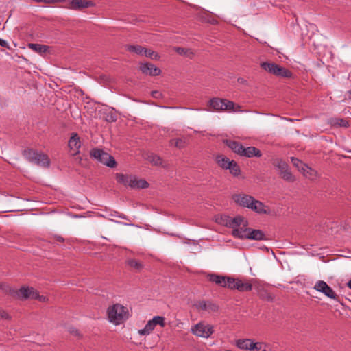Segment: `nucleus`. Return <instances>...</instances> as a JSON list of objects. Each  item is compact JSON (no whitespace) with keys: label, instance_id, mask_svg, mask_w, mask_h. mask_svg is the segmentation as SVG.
<instances>
[{"label":"nucleus","instance_id":"obj_1","mask_svg":"<svg viewBox=\"0 0 351 351\" xmlns=\"http://www.w3.org/2000/svg\"><path fill=\"white\" fill-rule=\"evenodd\" d=\"M215 221L219 224L232 228V234L236 238L256 241L266 239V236L262 230L247 228V220L241 216L232 218L228 215H217L215 217Z\"/></svg>","mask_w":351,"mask_h":351},{"label":"nucleus","instance_id":"obj_2","mask_svg":"<svg viewBox=\"0 0 351 351\" xmlns=\"http://www.w3.org/2000/svg\"><path fill=\"white\" fill-rule=\"evenodd\" d=\"M234 201L239 206L250 208L258 214H269L270 209L261 202L246 194H238L233 196Z\"/></svg>","mask_w":351,"mask_h":351},{"label":"nucleus","instance_id":"obj_3","mask_svg":"<svg viewBox=\"0 0 351 351\" xmlns=\"http://www.w3.org/2000/svg\"><path fill=\"white\" fill-rule=\"evenodd\" d=\"M130 316L128 308L120 304L110 305L107 309L108 321L116 326L123 324Z\"/></svg>","mask_w":351,"mask_h":351},{"label":"nucleus","instance_id":"obj_4","mask_svg":"<svg viewBox=\"0 0 351 351\" xmlns=\"http://www.w3.org/2000/svg\"><path fill=\"white\" fill-rule=\"evenodd\" d=\"M224 142L233 152L241 156L260 158L262 156L261 152L255 147L250 146L245 147L239 142L230 139L226 140Z\"/></svg>","mask_w":351,"mask_h":351},{"label":"nucleus","instance_id":"obj_5","mask_svg":"<svg viewBox=\"0 0 351 351\" xmlns=\"http://www.w3.org/2000/svg\"><path fill=\"white\" fill-rule=\"evenodd\" d=\"M116 180L119 184L132 189H145L148 186V183L142 179H138L135 176L117 173Z\"/></svg>","mask_w":351,"mask_h":351},{"label":"nucleus","instance_id":"obj_6","mask_svg":"<svg viewBox=\"0 0 351 351\" xmlns=\"http://www.w3.org/2000/svg\"><path fill=\"white\" fill-rule=\"evenodd\" d=\"M215 329L212 324L201 321L191 328V332L196 337L208 339L214 333Z\"/></svg>","mask_w":351,"mask_h":351},{"label":"nucleus","instance_id":"obj_7","mask_svg":"<svg viewBox=\"0 0 351 351\" xmlns=\"http://www.w3.org/2000/svg\"><path fill=\"white\" fill-rule=\"evenodd\" d=\"M207 106L208 111H223L234 110L235 104L230 101L215 97L208 101Z\"/></svg>","mask_w":351,"mask_h":351},{"label":"nucleus","instance_id":"obj_8","mask_svg":"<svg viewBox=\"0 0 351 351\" xmlns=\"http://www.w3.org/2000/svg\"><path fill=\"white\" fill-rule=\"evenodd\" d=\"M90 155L93 158L109 167L112 168L116 166L117 163L114 158L101 149H92L90 152Z\"/></svg>","mask_w":351,"mask_h":351},{"label":"nucleus","instance_id":"obj_9","mask_svg":"<svg viewBox=\"0 0 351 351\" xmlns=\"http://www.w3.org/2000/svg\"><path fill=\"white\" fill-rule=\"evenodd\" d=\"M261 66L265 71L278 77L288 78L292 75L290 71L274 62H263Z\"/></svg>","mask_w":351,"mask_h":351},{"label":"nucleus","instance_id":"obj_10","mask_svg":"<svg viewBox=\"0 0 351 351\" xmlns=\"http://www.w3.org/2000/svg\"><path fill=\"white\" fill-rule=\"evenodd\" d=\"M16 296L20 299H36L40 302H45L47 300L46 296L40 295L33 287H23L16 292Z\"/></svg>","mask_w":351,"mask_h":351},{"label":"nucleus","instance_id":"obj_11","mask_svg":"<svg viewBox=\"0 0 351 351\" xmlns=\"http://www.w3.org/2000/svg\"><path fill=\"white\" fill-rule=\"evenodd\" d=\"M165 325V318L164 317L154 316L147 322L143 329L138 330V333L141 336H147L154 331L156 326H160L163 328Z\"/></svg>","mask_w":351,"mask_h":351},{"label":"nucleus","instance_id":"obj_12","mask_svg":"<svg viewBox=\"0 0 351 351\" xmlns=\"http://www.w3.org/2000/svg\"><path fill=\"white\" fill-rule=\"evenodd\" d=\"M24 154L26 158L32 162L43 167H47L49 165V159L45 154H39L33 150L25 151Z\"/></svg>","mask_w":351,"mask_h":351},{"label":"nucleus","instance_id":"obj_13","mask_svg":"<svg viewBox=\"0 0 351 351\" xmlns=\"http://www.w3.org/2000/svg\"><path fill=\"white\" fill-rule=\"evenodd\" d=\"M273 165L276 167L280 172L281 178L285 181L293 182L295 178L291 171L289 170L288 165L281 159H276Z\"/></svg>","mask_w":351,"mask_h":351},{"label":"nucleus","instance_id":"obj_14","mask_svg":"<svg viewBox=\"0 0 351 351\" xmlns=\"http://www.w3.org/2000/svg\"><path fill=\"white\" fill-rule=\"evenodd\" d=\"M313 289L316 291L322 293L326 297L330 299H337L335 292L329 287L327 283L323 280H318L315 282Z\"/></svg>","mask_w":351,"mask_h":351},{"label":"nucleus","instance_id":"obj_15","mask_svg":"<svg viewBox=\"0 0 351 351\" xmlns=\"http://www.w3.org/2000/svg\"><path fill=\"white\" fill-rule=\"evenodd\" d=\"M228 288L237 289L239 291H249L252 289V285L249 282H243L239 279L229 278Z\"/></svg>","mask_w":351,"mask_h":351},{"label":"nucleus","instance_id":"obj_16","mask_svg":"<svg viewBox=\"0 0 351 351\" xmlns=\"http://www.w3.org/2000/svg\"><path fill=\"white\" fill-rule=\"evenodd\" d=\"M128 50L130 52L140 55L145 56L146 57L151 58L152 59H157L158 55L154 53L151 49L144 48L140 45H128L127 47Z\"/></svg>","mask_w":351,"mask_h":351},{"label":"nucleus","instance_id":"obj_17","mask_svg":"<svg viewBox=\"0 0 351 351\" xmlns=\"http://www.w3.org/2000/svg\"><path fill=\"white\" fill-rule=\"evenodd\" d=\"M70 154L75 156L80 153L81 142L79 136L76 133L72 134L68 143Z\"/></svg>","mask_w":351,"mask_h":351},{"label":"nucleus","instance_id":"obj_18","mask_svg":"<svg viewBox=\"0 0 351 351\" xmlns=\"http://www.w3.org/2000/svg\"><path fill=\"white\" fill-rule=\"evenodd\" d=\"M195 308L198 311H204L208 313H214L218 311V306L209 301H199L195 304Z\"/></svg>","mask_w":351,"mask_h":351},{"label":"nucleus","instance_id":"obj_19","mask_svg":"<svg viewBox=\"0 0 351 351\" xmlns=\"http://www.w3.org/2000/svg\"><path fill=\"white\" fill-rule=\"evenodd\" d=\"M141 72L147 75L157 76L161 73V70L151 63H142L140 65Z\"/></svg>","mask_w":351,"mask_h":351},{"label":"nucleus","instance_id":"obj_20","mask_svg":"<svg viewBox=\"0 0 351 351\" xmlns=\"http://www.w3.org/2000/svg\"><path fill=\"white\" fill-rule=\"evenodd\" d=\"M94 4L91 1L87 0H72L71 1L66 8L71 10H81L93 6Z\"/></svg>","mask_w":351,"mask_h":351},{"label":"nucleus","instance_id":"obj_21","mask_svg":"<svg viewBox=\"0 0 351 351\" xmlns=\"http://www.w3.org/2000/svg\"><path fill=\"white\" fill-rule=\"evenodd\" d=\"M229 278L222 276L212 274L209 276V280L215 282L216 285H219L222 287H228L229 284Z\"/></svg>","mask_w":351,"mask_h":351},{"label":"nucleus","instance_id":"obj_22","mask_svg":"<svg viewBox=\"0 0 351 351\" xmlns=\"http://www.w3.org/2000/svg\"><path fill=\"white\" fill-rule=\"evenodd\" d=\"M301 173L305 178L311 180H314L318 177L317 172L306 165L302 166Z\"/></svg>","mask_w":351,"mask_h":351},{"label":"nucleus","instance_id":"obj_23","mask_svg":"<svg viewBox=\"0 0 351 351\" xmlns=\"http://www.w3.org/2000/svg\"><path fill=\"white\" fill-rule=\"evenodd\" d=\"M253 341L250 339H240L236 341V346L241 350H250L252 348Z\"/></svg>","mask_w":351,"mask_h":351},{"label":"nucleus","instance_id":"obj_24","mask_svg":"<svg viewBox=\"0 0 351 351\" xmlns=\"http://www.w3.org/2000/svg\"><path fill=\"white\" fill-rule=\"evenodd\" d=\"M233 160H230L228 157L223 155H219L216 157V162L218 165L223 169L227 170L230 167V163Z\"/></svg>","mask_w":351,"mask_h":351},{"label":"nucleus","instance_id":"obj_25","mask_svg":"<svg viewBox=\"0 0 351 351\" xmlns=\"http://www.w3.org/2000/svg\"><path fill=\"white\" fill-rule=\"evenodd\" d=\"M27 46L30 49L40 55L45 53L49 50L48 46L40 44L29 43Z\"/></svg>","mask_w":351,"mask_h":351},{"label":"nucleus","instance_id":"obj_26","mask_svg":"<svg viewBox=\"0 0 351 351\" xmlns=\"http://www.w3.org/2000/svg\"><path fill=\"white\" fill-rule=\"evenodd\" d=\"M330 123L335 127H344L348 126V123L346 120L339 118H332L330 120Z\"/></svg>","mask_w":351,"mask_h":351},{"label":"nucleus","instance_id":"obj_27","mask_svg":"<svg viewBox=\"0 0 351 351\" xmlns=\"http://www.w3.org/2000/svg\"><path fill=\"white\" fill-rule=\"evenodd\" d=\"M229 172L234 177H237L240 175L241 169L237 164V162L234 160H232V162L230 163V167L228 168Z\"/></svg>","mask_w":351,"mask_h":351},{"label":"nucleus","instance_id":"obj_28","mask_svg":"<svg viewBox=\"0 0 351 351\" xmlns=\"http://www.w3.org/2000/svg\"><path fill=\"white\" fill-rule=\"evenodd\" d=\"M171 145H173L177 148L182 149L184 148L186 145V141L185 138H176L173 139L170 141Z\"/></svg>","mask_w":351,"mask_h":351},{"label":"nucleus","instance_id":"obj_29","mask_svg":"<svg viewBox=\"0 0 351 351\" xmlns=\"http://www.w3.org/2000/svg\"><path fill=\"white\" fill-rule=\"evenodd\" d=\"M127 263L130 267L136 270H140L143 268L142 263L136 259H128Z\"/></svg>","mask_w":351,"mask_h":351},{"label":"nucleus","instance_id":"obj_30","mask_svg":"<svg viewBox=\"0 0 351 351\" xmlns=\"http://www.w3.org/2000/svg\"><path fill=\"white\" fill-rule=\"evenodd\" d=\"M251 351H267V346L263 342H254Z\"/></svg>","mask_w":351,"mask_h":351},{"label":"nucleus","instance_id":"obj_31","mask_svg":"<svg viewBox=\"0 0 351 351\" xmlns=\"http://www.w3.org/2000/svg\"><path fill=\"white\" fill-rule=\"evenodd\" d=\"M291 159L293 165L301 172L302 166L306 165V164H304L299 159L293 157H292Z\"/></svg>","mask_w":351,"mask_h":351},{"label":"nucleus","instance_id":"obj_32","mask_svg":"<svg viewBox=\"0 0 351 351\" xmlns=\"http://www.w3.org/2000/svg\"><path fill=\"white\" fill-rule=\"evenodd\" d=\"M149 161L155 165H159L162 163L161 158L156 155H152L149 157Z\"/></svg>","mask_w":351,"mask_h":351},{"label":"nucleus","instance_id":"obj_33","mask_svg":"<svg viewBox=\"0 0 351 351\" xmlns=\"http://www.w3.org/2000/svg\"><path fill=\"white\" fill-rule=\"evenodd\" d=\"M0 317L3 319H10L11 317L4 310L0 309Z\"/></svg>","mask_w":351,"mask_h":351},{"label":"nucleus","instance_id":"obj_34","mask_svg":"<svg viewBox=\"0 0 351 351\" xmlns=\"http://www.w3.org/2000/svg\"><path fill=\"white\" fill-rule=\"evenodd\" d=\"M176 51L178 53L181 55H185L186 53V50L184 48L177 47L176 48Z\"/></svg>","mask_w":351,"mask_h":351},{"label":"nucleus","instance_id":"obj_35","mask_svg":"<svg viewBox=\"0 0 351 351\" xmlns=\"http://www.w3.org/2000/svg\"><path fill=\"white\" fill-rule=\"evenodd\" d=\"M0 46L10 49L8 43L6 40L1 39V38H0Z\"/></svg>","mask_w":351,"mask_h":351},{"label":"nucleus","instance_id":"obj_36","mask_svg":"<svg viewBox=\"0 0 351 351\" xmlns=\"http://www.w3.org/2000/svg\"><path fill=\"white\" fill-rule=\"evenodd\" d=\"M35 2L37 3H51L56 2L58 0H33Z\"/></svg>","mask_w":351,"mask_h":351},{"label":"nucleus","instance_id":"obj_37","mask_svg":"<svg viewBox=\"0 0 351 351\" xmlns=\"http://www.w3.org/2000/svg\"><path fill=\"white\" fill-rule=\"evenodd\" d=\"M237 81L239 83L243 84H245L247 83V81L244 78H242V77L238 78Z\"/></svg>","mask_w":351,"mask_h":351},{"label":"nucleus","instance_id":"obj_38","mask_svg":"<svg viewBox=\"0 0 351 351\" xmlns=\"http://www.w3.org/2000/svg\"><path fill=\"white\" fill-rule=\"evenodd\" d=\"M206 14H206V12H204V13H203V15H202V16H201V18H202L204 21H207L208 22H210V23H214V21H210L207 20V19L204 17V15H206Z\"/></svg>","mask_w":351,"mask_h":351},{"label":"nucleus","instance_id":"obj_39","mask_svg":"<svg viewBox=\"0 0 351 351\" xmlns=\"http://www.w3.org/2000/svg\"><path fill=\"white\" fill-rule=\"evenodd\" d=\"M57 240L61 242L64 241V239L60 236L57 237Z\"/></svg>","mask_w":351,"mask_h":351},{"label":"nucleus","instance_id":"obj_40","mask_svg":"<svg viewBox=\"0 0 351 351\" xmlns=\"http://www.w3.org/2000/svg\"><path fill=\"white\" fill-rule=\"evenodd\" d=\"M347 285H348V287L350 289H351V280L348 281V284H347Z\"/></svg>","mask_w":351,"mask_h":351},{"label":"nucleus","instance_id":"obj_41","mask_svg":"<svg viewBox=\"0 0 351 351\" xmlns=\"http://www.w3.org/2000/svg\"><path fill=\"white\" fill-rule=\"evenodd\" d=\"M349 98L351 99V90L348 91Z\"/></svg>","mask_w":351,"mask_h":351},{"label":"nucleus","instance_id":"obj_42","mask_svg":"<svg viewBox=\"0 0 351 351\" xmlns=\"http://www.w3.org/2000/svg\"><path fill=\"white\" fill-rule=\"evenodd\" d=\"M271 296H269V297L268 298V300H271Z\"/></svg>","mask_w":351,"mask_h":351},{"label":"nucleus","instance_id":"obj_43","mask_svg":"<svg viewBox=\"0 0 351 351\" xmlns=\"http://www.w3.org/2000/svg\"><path fill=\"white\" fill-rule=\"evenodd\" d=\"M225 351H230V350H225Z\"/></svg>","mask_w":351,"mask_h":351}]
</instances>
